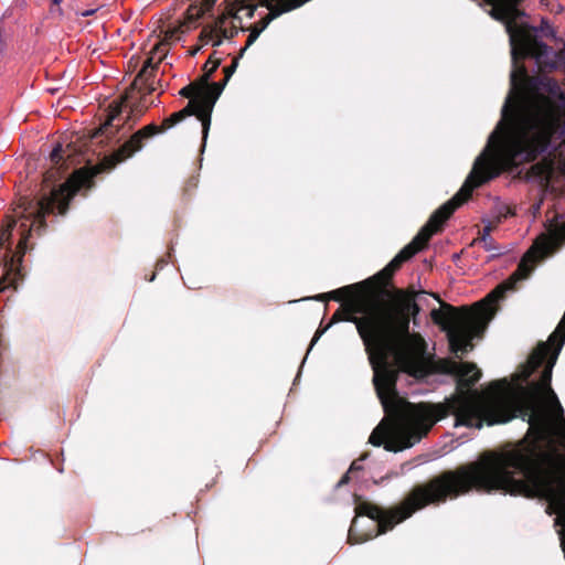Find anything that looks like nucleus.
<instances>
[{"label":"nucleus","mask_w":565,"mask_h":565,"mask_svg":"<svg viewBox=\"0 0 565 565\" xmlns=\"http://www.w3.org/2000/svg\"><path fill=\"white\" fill-rule=\"evenodd\" d=\"M21 226H22V227H26L28 225H26V223L22 222V223H21Z\"/></svg>","instance_id":"nucleus-30"},{"label":"nucleus","mask_w":565,"mask_h":565,"mask_svg":"<svg viewBox=\"0 0 565 565\" xmlns=\"http://www.w3.org/2000/svg\"><path fill=\"white\" fill-rule=\"evenodd\" d=\"M217 67V64H214L213 67L209 73L204 75V84L201 85L202 93H201V99L196 100L200 108L202 107L201 114H203L204 119V139L207 137V132L211 125V113L213 109V106L220 95L223 92V85H220L218 83L207 84L212 72Z\"/></svg>","instance_id":"nucleus-4"},{"label":"nucleus","mask_w":565,"mask_h":565,"mask_svg":"<svg viewBox=\"0 0 565 565\" xmlns=\"http://www.w3.org/2000/svg\"><path fill=\"white\" fill-rule=\"evenodd\" d=\"M337 320H340L338 312L333 315L331 322L337 321Z\"/></svg>","instance_id":"nucleus-25"},{"label":"nucleus","mask_w":565,"mask_h":565,"mask_svg":"<svg viewBox=\"0 0 565 565\" xmlns=\"http://www.w3.org/2000/svg\"><path fill=\"white\" fill-rule=\"evenodd\" d=\"M164 262L162 260L158 266L163 267Z\"/></svg>","instance_id":"nucleus-31"},{"label":"nucleus","mask_w":565,"mask_h":565,"mask_svg":"<svg viewBox=\"0 0 565 565\" xmlns=\"http://www.w3.org/2000/svg\"><path fill=\"white\" fill-rule=\"evenodd\" d=\"M8 288V284L6 282V278L0 280V292Z\"/></svg>","instance_id":"nucleus-24"},{"label":"nucleus","mask_w":565,"mask_h":565,"mask_svg":"<svg viewBox=\"0 0 565 565\" xmlns=\"http://www.w3.org/2000/svg\"><path fill=\"white\" fill-rule=\"evenodd\" d=\"M227 81H228V79L224 78V81H223V82H220L218 84H220V85H223V87H224V86L226 85V82H227Z\"/></svg>","instance_id":"nucleus-27"},{"label":"nucleus","mask_w":565,"mask_h":565,"mask_svg":"<svg viewBox=\"0 0 565 565\" xmlns=\"http://www.w3.org/2000/svg\"><path fill=\"white\" fill-rule=\"evenodd\" d=\"M265 26H266V24H264L260 29H254V30L249 33L248 39H247V43H246V45H247V46H248V45H250V44H253V43L256 41V39L259 36L260 32L263 31V29H264Z\"/></svg>","instance_id":"nucleus-18"},{"label":"nucleus","mask_w":565,"mask_h":565,"mask_svg":"<svg viewBox=\"0 0 565 565\" xmlns=\"http://www.w3.org/2000/svg\"><path fill=\"white\" fill-rule=\"evenodd\" d=\"M95 12H96V9H88V10H85V11H82V12H77V14L81 15V17H90Z\"/></svg>","instance_id":"nucleus-21"},{"label":"nucleus","mask_w":565,"mask_h":565,"mask_svg":"<svg viewBox=\"0 0 565 565\" xmlns=\"http://www.w3.org/2000/svg\"><path fill=\"white\" fill-rule=\"evenodd\" d=\"M153 67H154V65H153V56H150V57H149V58H147V61L145 62V64H143V66H142L141 71L139 72V74H138V76H137V78H136L135 83H136L139 78H141V77H143V76H146V75H147L148 68H153Z\"/></svg>","instance_id":"nucleus-17"},{"label":"nucleus","mask_w":565,"mask_h":565,"mask_svg":"<svg viewBox=\"0 0 565 565\" xmlns=\"http://www.w3.org/2000/svg\"><path fill=\"white\" fill-rule=\"evenodd\" d=\"M489 4L492 6L490 10V15L493 19H503L507 17L515 18L516 14L520 13L518 9V3L520 0H486Z\"/></svg>","instance_id":"nucleus-9"},{"label":"nucleus","mask_w":565,"mask_h":565,"mask_svg":"<svg viewBox=\"0 0 565 565\" xmlns=\"http://www.w3.org/2000/svg\"><path fill=\"white\" fill-rule=\"evenodd\" d=\"M554 174V161L552 159H543L541 162L533 164L529 171V178L536 181L540 186L547 190Z\"/></svg>","instance_id":"nucleus-7"},{"label":"nucleus","mask_w":565,"mask_h":565,"mask_svg":"<svg viewBox=\"0 0 565 565\" xmlns=\"http://www.w3.org/2000/svg\"><path fill=\"white\" fill-rule=\"evenodd\" d=\"M128 96H121L119 99L113 100L108 107V115L106 121L95 131L93 138H105L109 142L117 143L121 137L125 136L134 126V122L126 129V125L132 118V110L122 117L124 105Z\"/></svg>","instance_id":"nucleus-3"},{"label":"nucleus","mask_w":565,"mask_h":565,"mask_svg":"<svg viewBox=\"0 0 565 565\" xmlns=\"http://www.w3.org/2000/svg\"><path fill=\"white\" fill-rule=\"evenodd\" d=\"M153 51L154 53H160L159 61L166 55L164 45L162 44L156 45Z\"/></svg>","instance_id":"nucleus-20"},{"label":"nucleus","mask_w":565,"mask_h":565,"mask_svg":"<svg viewBox=\"0 0 565 565\" xmlns=\"http://www.w3.org/2000/svg\"><path fill=\"white\" fill-rule=\"evenodd\" d=\"M328 329H329V326H326V327L323 328V330H322V331L324 332V331H327Z\"/></svg>","instance_id":"nucleus-33"},{"label":"nucleus","mask_w":565,"mask_h":565,"mask_svg":"<svg viewBox=\"0 0 565 565\" xmlns=\"http://www.w3.org/2000/svg\"><path fill=\"white\" fill-rule=\"evenodd\" d=\"M200 110H202V107L200 108V106L198 105L196 100H190L188 103V105L183 109H181V110H179L177 113H173L170 117L166 118L163 120V126L167 127V128H171L174 125L181 122L186 117L194 115L201 121V124H202V131L204 132V119H205V117H203V114H201Z\"/></svg>","instance_id":"nucleus-8"},{"label":"nucleus","mask_w":565,"mask_h":565,"mask_svg":"<svg viewBox=\"0 0 565 565\" xmlns=\"http://www.w3.org/2000/svg\"><path fill=\"white\" fill-rule=\"evenodd\" d=\"M158 132V127L150 124L135 132L128 141H126L116 152L104 159L99 166L85 167L76 170L65 183L58 188H54L49 194L36 202L28 201L20 205L22 210L19 213L20 218L31 221V227L44 226L45 216L57 211L63 215L68 209V203L74 195L82 189H90L93 179L106 169L114 168L117 163L131 157L134 153L142 149V141Z\"/></svg>","instance_id":"nucleus-2"},{"label":"nucleus","mask_w":565,"mask_h":565,"mask_svg":"<svg viewBox=\"0 0 565 565\" xmlns=\"http://www.w3.org/2000/svg\"><path fill=\"white\" fill-rule=\"evenodd\" d=\"M556 55L559 60V68H565V44L559 52H556Z\"/></svg>","instance_id":"nucleus-19"},{"label":"nucleus","mask_w":565,"mask_h":565,"mask_svg":"<svg viewBox=\"0 0 565 565\" xmlns=\"http://www.w3.org/2000/svg\"><path fill=\"white\" fill-rule=\"evenodd\" d=\"M521 15H524V12L520 10V13L515 15V18L507 17L503 19H497L498 21H502L505 24V31L508 32V28L511 26V30L518 31V30H526L531 32L535 38L537 33H541L545 38L556 39V31L555 29L550 24L548 20L546 18L541 19L540 26H533L527 23L518 25L516 19Z\"/></svg>","instance_id":"nucleus-6"},{"label":"nucleus","mask_w":565,"mask_h":565,"mask_svg":"<svg viewBox=\"0 0 565 565\" xmlns=\"http://www.w3.org/2000/svg\"><path fill=\"white\" fill-rule=\"evenodd\" d=\"M51 1H52L54 4H56V6H58V4L62 2V0H51Z\"/></svg>","instance_id":"nucleus-26"},{"label":"nucleus","mask_w":565,"mask_h":565,"mask_svg":"<svg viewBox=\"0 0 565 565\" xmlns=\"http://www.w3.org/2000/svg\"><path fill=\"white\" fill-rule=\"evenodd\" d=\"M62 152H63V148H62V145H56L53 150L51 151V161L55 164H58L60 161L62 160Z\"/></svg>","instance_id":"nucleus-16"},{"label":"nucleus","mask_w":565,"mask_h":565,"mask_svg":"<svg viewBox=\"0 0 565 565\" xmlns=\"http://www.w3.org/2000/svg\"><path fill=\"white\" fill-rule=\"evenodd\" d=\"M490 231H491L490 225L484 226L481 237H480V241L483 244V248L487 252H495L493 254V256H497L500 254V252H499V248L495 246L494 241L490 236Z\"/></svg>","instance_id":"nucleus-13"},{"label":"nucleus","mask_w":565,"mask_h":565,"mask_svg":"<svg viewBox=\"0 0 565 565\" xmlns=\"http://www.w3.org/2000/svg\"><path fill=\"white\" fill-rule=\"evenodd\" d=\"M511 45V88L501 109V119L490 134L487 146L475 160L472 170L458 193L437 209L428 222L381 271L391 278L401 265L424 249L450 215L467 201L473 189L523 162L542 154L554 156L565 145L563 110L550 97L525 90L527 71L520 61L535 60L539 70L559 68L556 52L526 30L508 28Z\"/></svg>","instance_id":"nucleus-1"},{"label":"nucleus","mask_w":565,"mask_h":565,"mask_svg":"<svg viewBox=\"0 0 565 565\" xmlns=\"http://www.w3.org/2000/svg\"><path fill=\"white\" fill-rule=\"evenodd\" d=\"M328 329H329V326H326V327L323 328V330H322V331L324 332V331H327Z\"/></svg>","instance_id":"nucleus-32"},{"label":"nucleus","mask_w":565,"mask_h":565,"mask_svg":"<svg viewBox=\"0 0 565 565\" xmlns=\"http://www.w3.org/2000/svg\"><path fill=\"white\" fill-rule=\"evenodd\" d=\"M202 87L199 84H190L184 86L179 94L183 97L191 98L190 100L201 99Z\"/></svg>","instance_id":"nucleus-14"},{"label":"nucleus","mask_w":565,"mask_h":565,"mask_svg":"<svg viewBox=\"0 0 565 565\" xmlns=\"http://www.w3.org/2000/svg\"><path fill=\"white\" fill-rule=\"evenodd\" d=\"M328 329H329V326H326V327L323 328V330H322V331L324 332V331H327Z\"/></svg>","instance_id":"nucleus-34"},{"label":"nucleus","mask_w":565,"mask_h":565,"mask_svg":"<svg viewBox=\"0 0 565 565\" xmlns=\"http://www.w3.org/2000/svg\"><path fill=\"white\" fill-rule=\"evenodd\" d=\"M233 19L225 14L216 19L212 24L203 28L201 32V40L204 44H211L212 46H218L223 39L233 38L237 31L232 24Z\"/></svg>","instance_id":"nucleus-5"},{"label":"nucleus","mask_w":565,"mask_h":565,"mask_svg":"<svg viewBox=\"0 0 565 565\" xmlns=\"http://www.w3.org/2000/svg\"><path fill=\"white\" fill-rule=\"evenodd\" d=\"M323 333V331H318L313 339L311 340V343H310V348L308 350V352L311 350V348L316 344V342L319 340L320 335Z\"/></svg>","instance_id":"nucleus-23"},{"label":"nucleus","mask_w":565,"mask_h":565,"mask_svg":"<svg viewBox=\"0 0 565 565\" xmlns=\"http://www.w3.org/2000/svg\"><path fill=\"white\" fill-rule=\"evenodd\" d=\"M541 207V203H537V205L535 206V210H540Z\"/></svg>","instance_id":"nucleus-29"},{"label":"nucleus","mask_w":565,"mask_h":565,"mask_svg":"<svg viewBox=\"0 0 565 565\" xmlns=\"http://www.w3.org/2000/svg\"><path fill=\"white\" fill-rule=\"evenodd\" d=\"M543 86L555 99L559 100L562 105H565V94L556 81L548 78L543 83Z\"/></svg>","instance_id":"nucleus-12"},{"label":"nucleus","mask_w":565,"mask_h":565,"mask_svg":"<svg viewBox=\"0 0 565 565\" xmlns=\"http://www.w3.org/2000/svg\"><path fill=\"white\" fill-rule=\"evenodd\" d=\"M17 222L11 221L6 227H2L0 233V258L6 263V267L8 265L9 253L11 252L10 238L12 228L15 226Z\"/></svg>","instance_id":"nucleus-10"},{"label":"nucleus","mask_w":565,"mask_h":565,"mask_svg":"<svg viewBox=\"0 0 565 565\" xmlns=\"http://www.w3.org/2000/svg\"><path fill=\"white\" fill-rule=\"evenodd\" d=\"M356 288H358L356 285H349V286L339 288V289L333 290L328 294H320V295L316 296L313 299L321 300V301L327 300V299H333L337 301H341L342 299L347 298V299L352 300L353 290Z\"/></svg>","instance_id":"nucleus-11"},{"label":"nucleus","mask_w":565,"mask_h":565,"mask_svg":"<svg viewBox=\"0 0 565 565\" xmlns=\"http://www.w3.org/2000/svg\"><path fill=\"white\" fill-rule=\"evenodd\" d=\"M235 67H236L235 63L233 65L226 67V70H225L226 71V76H225L226 79H228L232 76V74L235 71Z\"/></svg>","instance_id":"nucleus-22"},{"label":"nucleus","mask_w":565,"mask_h":565,"mask_svg":"<svg viewBox=\"0 0 565 565\" xmlns=\"http://www.w3.org/2000/svg\"><path fill=\"white\" fill-rule=\"evenodd\" d=\"M360 469H362L361 463H360L359 461H353V462H352V465L350 466L349 471H348V472H347V473H345V475H344V476L339 480V482L337 483V487H341V486H343V484L348 483V482H349V479H350V478H349V473H350V472H353V471H355V470H360Z\"/></svg>","instance_id":"nucleus-15"},{"label":"nucleus","mask_w":565,"mask_h":565,"mask_svg":"<svg viewBox=\"0 0 565 565\" xmlns=\"http://www.w3.org/2000/svg\"><path fill=\"white\" fill-rule=\"evenodd\" d=\"M25 241H26V236H25V237H23V238L20 241L19 245L21 246L22 244H24V243H25Z\"/></svg>","instance_id":"nucleus-28"}]
</instances>
